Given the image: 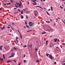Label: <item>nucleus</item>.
Segmentation results:
<instances>
[{"instance_id": "nucleus-1", "label": "nucleus", "mask_w": 65, "mask_h": 65, "mask_svg": "<svg viewBox=\"0 0 65 65\" xmlns=\"http://www.w3.org/2000/svg\"><path fill=\"white\" fill-rule=\"evenodd\" d=\"M48 55H49V58H50V59H51V60H52L53 59V57L52 56V55H50L49 54H47V53L46 54V56H47V57H48Z\"/></svg>"}, {"instance_id": "nucleus-2", "label": "nucleus", "mask_w": 65, "mask_h": 65, "mask_svg": "<svg viewBox=\"0 0 65 65\" xmlns=\"http://www.w3.org/2000/svg\"><path fill=\"white\" fill-rule=\"evenodd\" d=\"M34 13L35 14V16L36 17H37L36 15H37V14H38V12L36 11H35L34 12Z\"/></svg>"}, {"instance_id": "nucleus-3", "label": "nucleus", "mask_w": 65, "mask_h": 65, "mask_svg": "<svg viewBox=\"0 0 65 65\" xmlns=\"http://www.w3.org/2000/svg\"><path fill=\"white\" fill-rule=\"evenodd\" d=\"M5 26L3 25V27H1V30H4V29H5Z\"/></svg>"}, {"instance_id": "nucleus-4", "label": "nucleus", "mask_w": 65, "mask_h": 65, "mask_svg": "<svg viewBox=\"0 0 65 65\" xmlns=\"http://www.w3.org/2000/svg\"><path fill=\"white\" fill-rule=\"evenodd\" d=\"M2 47H3V46H1L0 47V51H2Z\"/></svg>"}, {"instance_id": "nucleus-5", "label": "nucleus", "mask_w": 65, "mask_h": 65, "mask_svg": "<svg viewBox=\"0 0 65 65\" xmlns=\"http://www.w3.org/2000/svg\"><path fill=\"white\" fill-rule=\"evenodd\" d=\"M54 41L55 42H57V39H54Z\"/></svg>"}, {"instance_id": "nucleus-6", "label": "nucleus", "mask_w": 65, "mask_h": 65, "mask_svg": "<svg viewBox=\"0 0 65 65\" xmlns=\"http://www.w3.org/2000/svg\"><path fill=\"white\" fill-rule=\"evenodd\" d=\"M34 24V23H33L31 24H29V25L30 26H33V25Z\"/></svg>"}, {"instance_id": "nucleus-7", "label": "nucleus", "mask_w": 65, "mask_h": 65, "mask_svg": "<svg viewBox=\"0 0 65 65\" xmlns=\"http://www.w3.org/2000/svg\"><path fill=\"white\" fill-rule=\"evenodd\" d=\"M36 7H40V8H41V9H42V10H43V8H42V7L39 6H36Z\"/></svg>"}, {"instance_id": "nucleus-8", "label": "nucleus", "mask_w": 65, "mask_h": 65, "mask_svg": "<svg viewBox=\"0 0 65 65\" xmlns=\"http://www.w3.org/2000/svg\"><path fill=\"white\" fill-rule=\"evenodd\" d=\"M13 49H14V50H17V48H15V47H13Z\"/></svg>"}, {"instance_id": "nucleus-9", "label": "nucleus", "mask_w": 65, "mask_h": 65, "mask_svg": "<svg viewBox=\"0 0 65 65\" xmlns=\"http://www.w3.org/2000/svg\"><path fill=\"white\" fill-rule=\"evenodd\" d=\"M12 62V60L11 61V60H8L7 62V63H9V62Z\"/></svg>"}, {"instance_id": "nucleus-10", "label": "nucleus", "mask_w": 65, "mask_h": 65, "mask_svg": "<svg viewBox=\"0 0 65 65\" xmlns=\"http://www.w3.org/2000/svg\"><path fill=\"white\" fill-rule=\"evenodd\" d=\"M11 55L13 56V57H14V55H15V54L14 53H12L11 54Z\"/></svg>"}, {"instance_id": "nucleus-11", "label": "nucleus", "mask_w": 65, "mask_h": 65, "mask_svg": "<svg viewBox=\"0 0 65 65\" xmlns=\"http://www.w3.org/2000/svg\"><path fill=\"white\" fill-rule=\"evenodd\" d=\"M20 36L21 37V39H22V38H23V36H22V35H21V34H20Z\"/></svg>"}, {"instance_id": "nucleus-12", "label": "nucleus", "mask_w": 65, "mask_h": 65, "mask_svg": "<svg viewBox=\"0 0 65 65\" xmlns=\"http://www.w3.org/2000/svg\"><path fill=\"white\" fill-rule=\"evenodd\" d=\"M21 19H24V16L23 15H21Z\"/></svg>"}, {"instance_id": "nucleus-13", "label": "nucleus", "mask_w": 65, "mask_h": 65, "mask_svg": "<svg viewBox=\"0 0 65 65\" xmlns=\"http://www.w3.org/2000/svg\"><path fill=\"white\" fill-rule=\"evenodd\" d=\"M48 43V41L47 40L46 41V45H47Z\"/></svg>"}, {"instance_id": "nucleus-14", "label": "nucleus", "mask_w": 65, "mask_h": 65, "mask_svg": "<svg viewBox=\"0 0 65 65\" xmlns=\"http://www.w3.org/2000/svg\"><path fill=\"white\" fill-rule=\"evenodd\" d=\"M31 1H32V2H34V1H36V2H38L37 1H36V0H32Z\"/></svg>"}, {"instance_id": "nucleus-15", "label": "nucleus", "mask_w": 65, "mask_h": 65, "mask_svg": "<svg viewBox=\"0 0 65 65\" xmlns=\"http://www.w3.org/2000/svg\"><path fill=\"white\" fill-rule=\"evenodd\" d=\"M36 63H39V60H36Z\"/></svg>"}, {"instance_id": "nucleus-16", "label": "nucleus", "mask_w": 65, "mask_h": 65, "mask_svg": "<svg viewBox=\"0 0 65 65\" xmlns=\"http://www.w3.org/2000/svg\"><path fill=\"white\" fill-rule=\"evenodd\" d=\"M51 9L52 11H53V7L51 6Z\"/></svg>"}, {"instance_id": "nucleus-17", "label": "nucleus", "mask_w": 65, "mask_h": 65, "mask_svg": "<svg viewBox=\"0 0 65 65\" xmlns=\"http://www.w3.org/2000/svg\"><path fill=\"white\" fill-rule=\"evenodd\" d=\"M16 41H17V39H19V38L18 37H16Z\"/></svg>"}, {"instance_id": "nucleus-18", "label": "nucleus", "mask_w": 65, "mask_h": 65, "mask_svg": "<svg viewBox=\"0 0 65 65\" xmlns=\"http://www.w3.org/2000/svg\"><path fill=\"white\" fill-rule=\"evenodd\" d=\"M33 31V30H29L27 31V32H31V31Z\"/></svg>"}, {"instance_id": "nucleus-19", "label": "nucleus", "mask_w": 65, "mask_h": 65, "mask_svg": "<svg viewBox=\"0 0 65 65\" xmlns=\"http://www.w3.org/2000/svg\"><path fill=\"white\" fill-rule=\"evenodd\" d=\"M46 13L47 14H48V15H49V16H50V14H49V13H48V11H46Z\"/></svg>"}, {"instance_id": "nucleus-20", "label": "nucleus", "mask_w": 65, "mask_h": 65, "mask_svg": "<svg viewBox=\"0 0 65 65\" xmlns=\"http://www.w3.org/2000/svg\"><path fill=\"white\" fill-rule=\"evenodd\" d=\"M14 13L15 14H17L18 13V12H14Z\"/></svg>"}, {"instance_id": "nucleus-21", "label": "nucleus", "mask_w": 65, "mask_h": 65, "mask_svg": "<svg viewBox=\"0 0 65 65\" xmlns=\"http://www.w3.org/2000/svg\"><path fill=\"white\" fill-rule=\"evenodd\" d=\"M13 55H11V56H9V58H11V57H13Z\"/></svg>"}, {"instance_id": "nucleus-22", "label": "nucleus", "mask_w": 65, "mask_h": 65, "mask_svg": "<svg viewBox=\"0 0 65 65\" xmlns=\"http://www.w3.org/2000/svg\"><path fill=\"white\" fill-rule=\"evenodd\" d=\"M19 5L18 6H19V7L21 6V5H22L21 4H19Z\"/></svg>"}, {"instance_id": "nucleus-23", "label": "nucleus", "mask_w": 65, "mask_h": 65, "mask_svg": "<svg viewBox=\"0 0 65 65\" xmlns=\"http://www.w3.org/2000/svg\"><path fill=\"white\" fill-rule=\"evenodd\" d=\"M30 47H31V48H32V45H30Z\"/></svg>"}, {"instance_id": "nucleus-24", "label": "nucleus", "mask_w": 65, "mask_h": 65, "mask_svg": "<svg viewBox=\"0 0 65 65\" xmlns=\"http://www.w3.org/2000/svg\"><path fill=\"white\" fill-rule=\"evenodd\" d=\"M16 4H17V5H19L20 4V3H16Z\"/></svg>"}, {"instance_id": "nucleus-25", "label": "nucleus", "mask_w": 65, "mask_h": 65, "mask_svg": "<svg viewBox=\"0 0 65 65\" xmlns=\"http://www.w3.org/2000/svg\"><path fill=\"white\" fill-rule=\"evenodd\" d=\"M32 22H30L29 23H28V24H32Z\"/></svg>"}, {"instance_id": "nucleus-26", "label": "nucleus", "mask_w": 65, "mask_h": 65, "mask_svg": "<svg viewBox=\"0 0 65 65\" xmlns=\"http://www.w3.org/2000/svg\"><path fill=\"white\" fill-rule=\"evenodd\" d=\"M3 58H4V59H5V57H4V55L3 54Z\"/></svg>"}, {"instance_id": "nucleus-27", "label": "nucleus", "mask_w": 65, "mask_h": 65, "mask_svg": "<svg viewBox=\"0 0 65 65\" xmlns=\"http://www.w3.org/2000/svg\"><path fill=\"white\" fill-rule=\"evenodd\" d=\"M26 27H27V28H29V26H28L26 25Z\"/></svg>"}, {"instance_id": "nucleus-28", "label": "nucleus", "mask_w": 65, "mask_h": 65, "mask_svg": "<svg viewBox=\"0 0 65 65\" xmlns=\"http://www.w3.org/2000/svg\"><path fill=\"white\" fill-rule=\"evenodd\" d=\"M36 3H33V4L34 5H36L37 4H36Z\"/></svg>"}, {"instance_id": "nucleus-29", "label": "nucleus", "mask_w": 65, "mask_h": 65, "mask_svg": "<svg viewBox=\"0 0 65 65\" xmlns=\"http://www.w3.org/2000/svg\"><path fill=\"white\" fill-rule=\"evenodd\" d=\"M26 18L27 19H28V17L27 15H26Z\"/></svg>"}, {"instance_id": "nucleus-30", "label": "nucleus", "mask_w": 65, "mask_h": 65, "mask_svg": "<svg viewBox=\"0 0 65 65\" xmlns=\"http://www.w3.org/2000/svg\"><path fill=\"white\" fill-rule=\"evenodd\" d=\"M23 47H27V45H25L23 46Z\"/></svg>"}, {"instance_id": "nucleus-31", "label": "nucleus", "mask_w": 65, "mask_h": 65, "mask_svg": "<svg viewBox=\"0 0 65 65\" xmlns=\"http://www.w3.org/2000/svg\"><path fill=\"white\" fill-rule=\"evenodd\" d=\"M25 25H27V22L26 21H25Z\"/></svg>"}, {"instance_id": "nucleus-32", "label": "nucleus", "mask_w": 65, "mask_h": 65, "mask_svg": "<svg viewBox=\"0 0 65 65\" xmlns=\"http://www.w3.org/2000/svg\"><path fill=\"white\" fill-rule=\"evenodd\" d=\"M10 2H12V3H13V1L12 0H10Z\"/></svg>"}, {"instance_id": "nucleus-33", "label": "nucleus", "mask_w": 65, "mask_h": 65, "mask_svg": "<svg viewBox=\"0 0 65 65\" xmlns=\"http://www.w3.org/2000/svg\"><path fill=\"white\" fill-rule=\"evenodd\" d=\"M10 3H9L8 4L7 3V5H8V4H9H9H10Z\"/></svg>"}, {"instance_id": "nucleus-34", "label": "nucleus", "mask_w": 65, "mask_h": 65, "mask_svg": "<svg viewBox=\"0 0 65 65\" xmlns=\"http://www.w3.org/2000/svg\"><path fill=\"white\" fill-rule=\"evenodd\" d=\"M60 7L62 9L63 8L62 7V6H60Z\"/></svg>"}, {"instance_id": "nucleus-35", "label": "nucleus", "mask_w": 65, "mask_h": 65, "mask_svg": "<svg viewBox=\"0 0 65 65\" xmlns=\"http://www.w3.org/2000/svg\"><path fill=\"white\" fill-rule=\"evenodd\" d=\"M26 62V60H24V63H25V62Z\"/></svg>"}, {"instance_id": "nucleus-36", "label": "nucleus", "mask_w": 65, "mask_h": 65, "mask_svg": "<svg viewBox=\"0 0 65 65\" xmlns=\"http://www.w3.org/2000/svg\"><path fill=\"white\" fill-rule=\"evenodd\" d=\"M21 14H23V12H21Z\"/></svg>"}, {"instance_id": "nucleus-37", "label": "nucleus", "mask_w": 65, "mask_h": 65, "mask_svg": "<svg viewBox=\"0 0 65 65\" xmlns=\"http://www.w3.org/2000/svg\"><path fill=\"white\" fill-rule=\"evenodd\" d=\"M62 45H65V43H62Z\"/></svg>"}, {"instance_id": "nucleus-38", "label": "nucleus", "mask_w": 65, "mask_h": 65, "mask_svg": "<svg viewBox=\"0 0 65 65\" xmlns=\"http://www.w3.org/2000/svg\"><path fill=\"white\" fill-rule=\"evenodd\" d=\"M0 10H1V11H2V9H1V8H0Z\"/></svg>"}, {"instance_id": "nucleus-39", "label": "nucleus", "mask_w": 65, "mask_h": 65, "mask_svg": "<svg viewBox=\"0 0 65 65\" xmlns=\"http://www.w3.org/2000/svg\"><path fill=\"white\" fill-rule=\"evenodd\" d=\"M13 61H14V62L15 63V62H16V60H15V61H14V60H13Z\"/></svg>"}, {"instance_id": "nucleus-40", "label": "nucleus", "mask_w": 65, "mask_h": 65, "mask_svg": "<svg viewBox=\"0 0 65 65\" xmlns=\"http://www.w3.org/2000/svg\"><path fill=\"white\" fill-rule=\"evenodd\" d=\"M12 25H14V23H12Z\"/></svg>"}, {"instance_id": "nucleus-41", "label": "nucleus", "mask_w": 65, "mask_h": 65, "mask_svg": "<svg viewBox=\"0 0 65 65\" xmlns=\"http://www.w3.org/2000/svg\"><path fill=\"white\" fill-rule=\"evenodd\" d=\"M42 34H44V32H42Z\"/></svg>"}, {"instance_id": "nucleus-42", "label": "nucleus", "mask_w": 65, "mask_h": 65, "mask_svg": "<svg viewBox=\"0 0 65 65\" xmlns=\"http://www.w3.org/2000/svg\"><path fill=\"white\" fill-rule=\"evenodd\" d=\"M3 59H2V60H1V62H2V61H3Z\"/></svg>"}, {"instance_id": "nucleus-43", "label": "nucleus", "mask_w": 65, "mask_h": 65, "mask_svg": "<svg viewBox=\"0 0 65 65\" xmlns=\"http://www.w3.org/2000/svg\"><path fill=\"white\" fill-rule=\"evenodd\" d=\"M7 28H9V29H10V27H7Z\"/></svg>"}, {"instance_id": "nucleus-44", "label": "nucleus", "mask_w": 65, "mask_h": 65, "mask_svg": "<svg viewBox=\"0 0 65 65\" xmlns=\"http://www.w3.org/2000/svg\"><path fill=\"white\" fill-rule=\"evenodd\" d=\"M46 23H50V21H48V22H47V21H46Z\"/></svg>"}, {"instance_id": "nucleus-45", "label": "nucleus", "mask_w": 65, "mask_h": 65, "mask_svg": "<svg viewBox=\"0 0 65 65\" xmlns=\"http://www.w3.org/2000/svg\"><path fill=\"white\" fill-rule=\"evenodd\" d=\"M18 31L19 33H20V31H19V29H18Z\"/></svg>"}, {"instance_id": "nucleus-46", "label": "nucleus", "mask_w": 65, "mask_h": 65, "mask_svg": "<svg viewBox=\"0 0 65 65\" xmlns=\"http://www.w3.org/2000/svg\"><path fill=\"white\" fill-rule=\"evenodd\" d=\"M18 10L19 11V12H20V9H18Z\"/></svg>"}, {"instance_id": "nucleus-47", "label": "nucleus", "mask_w": 65, "mask_h": 65, "mask_svg": "<svg viewBox=\"0 0 65 65\" xmlns=\"http://www.w3.org/2000/svg\"><path fill=\"white\" fill-rule=\"evenodd\" d=\"M25 57H26V55H24V58H25Z\"/></svg>"}, {"instance_id": "nucleus-48", "label": "nucleus", "mask_w": 65, "mask_h": 65, "mask_svg": "<svg viewBox=\"0 0 65 65\" xmlns=\"http://www.w3.org/2000/svg\"><path fill=\"white\" fill-rule=\"evenodd\" d=\"M15 5V6H16V7H18V6H17V5Z\"/></svg>"}, {"instance_id": "nucleus-49", "label": "nucleus", "mask_w": 65, "mask_h": 65, "mask_svg": "<svg viewBox=\"0 0 65 65\" xmlns=\"http://www.w3.org/2000/svg\"><path fill=\"white\" fill-rule=\"evenodd\" d=\"M17 8H14V9H16Z\"/></svg>"}, {"instance_id": "nucleus-50", "label": "nucleus", "mask_w": 65, "mask_h": 65, "mask_svg": "<svg viewBox=\"0 0 65 65\" xmlns=\"http://www.w3.org/2000/svg\"><path fill=\"white\" fill-rule=\"evenodd\" d=\"M27 2L28 4H29V2Z\"/></svg>"}, {"instance_id": "nucleus-51", "label": "nucleus", "mask_w": 65, "mask_h": 65, "mask_svg": "<svg viewBox=\"0 0 65 65\" xmlns=\"http://www.w3.org/2000/svg\"><path fill=\"white\" fill-rule=\"evenodd\" d=\"M23 10H24V11H26V10L25 9H23Z\"/></svg>"}, {"instance_id": "nucleus-52", "label": "nucleus", "mask_w": 65, "mask_h": 65, "mask_svg": "<svg viewBox=\"0 0 65 65\" xmlns=\"http://www.w3.org/2000/svg\"><path fill=\"white\" fill-rule=\"evenodd\" d=\"M57 41H60L59 40V39H58Z\"/></svg>"}, {"instance_id": "nucleus-53", "label": "nucleus", "mask_w": 65, "mask_h": 65, "mask_svg": "<svg viewBox=\"0 0 65 65\" xmlns=\"http://www.w3.org/2000/svg\"><path fill=\"white\" fill-rule=\"evenodd\" d=\"M8 26H10V27H11V26H10V25H8Z\"/></svg>"}, {"instance_id": "nucleus-54", "label": "nucleus", "mask_w": 65, "mask_h": 65, "mask_svg": "<svg viewBox=\"0 0 65 65\" xmlns=\"http://www.w3.org/2000/svg\"><path fill=\"white\" fill-rule=\"evenodd\" d=\"M20 4H21V3H22V2H21V1L20 2Z\"/></svg>"}, {"instance_id": "nucleus-55", "label": "nucleus", "mask_w": 65, "mask_h": 65, "mask_svg": "<svg viewBox=\"0 0 65 65\" xmlns=\"http://www.w3.org/2000/svg\"><path fill=\"white\" fill-rule=\"evenodd\" d=\"M62 65H65V63H64Z\"/></svg>"}, {"instance_id": "nucleus-56", "label": "nucleus", "mask_w": 65, "mask_h": 65, "mask_svg": "<svg viewBox=\"0 0 65 65\" xmlns=\"http://www.w3.org/2000/svg\"><path fill=\"white\" fill-rule=\"evenodd\" d=\"M37 50V48H36L35 49V51H36Z\"/></svg>"}, {"instance_id": "nucleus-57", "label": "nucleus", "mask_w": 65, "mask_h": 65, "mask_svg": "<svg viewBox=\"0 0 65 65\" xmlns=\"http://www.w3.org/2000/svg\"><path fill=\"white\" fill-rule=\"evenodd\" d=\"M54 64H57V63L56 62H55L54 63Z\"/></svg>"}, {"instance_id": "nucleus-58", "label": "nucleus", "mask_w": 65, "mask_h": 65, "mask_svg": "<svg viewBox=\"0 0 65 65\" xmlns=\"http://www.w3.org/2000/svg\"><path fill=\"white\" fill-rule=\"evenodd\" d=\"M23 45V44H21V45L22 46V45Z\"/></svg>"}, {"instance_id": "nucleus-59", "label": "nucleus", "mask_w": 65, "mask_h": 65, "mask_svg": "<svg viewBox=\"0 0 65 65\" xmlns=\"http://www.w3.org/2000/svg\"><path fill=\"white\" fill-rule=\"evenodd\" d=\"M61 1H65V0H61Z\"/></svg>"}, {"instance_id": "nucleus-60", "label": "nucleus", "mask_w": 65, "mask_h": 65, "mask_svg": "<svg viewBox=\"0 0 65 65\" xmlns=\"http://www.w3.org/2000/svg\"><path fill=\"white\" fill-rule=\"evenodd\" d=\"M48 11H50V9H49L48 10Z\"/></svg>"}, {"instance_id": "nucleus-61", "label": "nucleus", "mask_w": 65, "mask_h": 65, "mask_svg": "<svg viewBox=\"0 0 65 65\" xmlns=\"http://www.w3.org/2000/svg\"><path fill=\"white\" fill-rule=\"evenodd\" d=\"M56 48H59V47H56Z\"/></svg>"}, {"instance_id": "nucleus-62", "label": "nucleus", "mask_w": 65, "mask_h": 65, "mask_svg": "<svg viewBox=\"0 0 65 65\" xmlns=\"http://www.w3.org/2000/svg\"><path fill=\"white\" fill-rule=\"evenodd\" d=\"M24 28H25V29H26V27H25V26H24Z\"/></svg>"}, {"instance_id": "nucleus-63", "label": "nucleus", "mask_w": 65, "mask_h": 65, "mask_svg": "<svg viewBox=\"0 0 65 65\" xmlns=\"http://www.w3.org/2000/svg\"><path fill=\"white\" fill-rule=\"evenodd\" d=\"M21 65V63H19L18 64V65Z\"/></svg>"}, {"instance_id": "nucleus-64", "label": "nucleus", "mask_w": 65, "mask_h": 65, "mask_svg": "<svg viewBox=\"0 0 65 65\" xmlns=\"http://www.w3.org/2000/svg\"><path fill=\"white\" fill-rule=\"evenodd\" d=\"M3 36H1V37H2Z\"/></svg>"}]
</instances>
